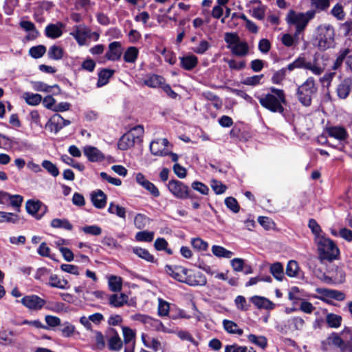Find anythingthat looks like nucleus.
Listing matches in <instances>:
<instances>
[{"label":"nucleus","mask_w":352,"mask_h":352,"mask_svg":"<svg viewBox=\"0 0 352 352\" xmlns=\"http://www.w3.org/2000/svg\"><path fill=\"white\" fill-rule=\"evenodd\" d=\"M250 300L258 309H273L275 307L272 301L265 297L254 296Z\"/></svg>","instance_id":"obj_23"},{"label":"nucleus","mask_w":352,"mask_h":352,"mask_svg":"<svg viewBox=\"0 0 352 352\" xmlns=\"http://www.w3.org/2000/svg\"><path fill=\"white\" fill-rule=\"evenodd\" d=\"M146 328L151 330L161 331L164 326L160 320L150 317Z\"/></svg>","instance_id":"obj_63"},{"label":"nucleus","mask_w":352,"mask_h":352,"mask_svg":"<svg viewBox=\"0 0 352 352\" xmlns=\"http://www.w3.org/2000/svg\"><path fill=\"white\" fill-rule=\"evenodd\" d=\"M304 69L310 70L314 74L318 76L324 72V68L317 63L316 60H314L313 62L306 61Z\"/></svg>","instance_id":"obj_49"},{"label":"nucleus","mask_w":352,"mask_h":352,"mask_svg":"<svg viewBox=\"0 0 352 352\" xmlns=\"http://www.w3.org/2000/svg\"><path fill=\"white\" fill-rule=\"evenodd\" d=\"M109 287L112 292H120L122 289V279L120 277L112 276L109 280Z\"/></svg>","instance_id":"obj_56"},{"label":"nucleus","mask_w":352,"mask_h":352,"mask_svg":"<svg viewBox=\"0 0 352 352\" xmlns=\"http://www.w3.org/2000/svg\"><path fill=\"white\" fill-rule=\"evenodd\" d=\"M48 285L52 287L64 289L68 288L69 283L67 280L60 279L56 275L54 274L50 276Z\"/></svg>","instance_id":"obj_31"},{"label":"nucleus","mask_w":352,"mask_h":352,"mask_svg":"<svg viewBox=\"0 0 352 352\" xmlns=\"http://www.w3.org/2000/svg\"><path fill=\"white\" fill-rule=\"evenodd\" d=\"M352 91V78L346 77L340 79L336 88V92L338 98L346 99Z\"/></svg>","instance_id":"obj_16"},{"label":"nucleus","mask_w":352,"mask_h":352,"mask_svg":"<svg viewBox=\"0 0 352 352\" xmlns=\"http://www.w3.org/2000/svg\"><path fill=\"white\" fill-rule=\"evenodd\" d=\"M91 199L93 205L99 209L104 208L107 204V196L101 190H98L91 193Z\"/></svg>","instance_id":"obj_22"},{"label":"nucleus","mask_w":352,"mask_h":352,"mask_svg":"<svg viewBox=\"0 0 352 352\" xmlns=\"http://www.w3.org/2000/svg\"><path fill=\"white\" fill-rule=\"evenodd\" d=\"M299 267L296 261L291 260L286 267V274L289 277H296L298 275Z\"/></svg>","instance_id":"obj_55"},{"label":"nucleus","mask_w":352,"mask_h":352,"mask_svg":"<svg viewBox=\"0 0 352 352\" xmlns=\"http://www.w3.org/2000/svg\"><path fill=\"white\" fill-rule=\"evenodd\" d=\"M122 50L120 42L113 41L109 45L108 51L105 54L107 59L112 61L118 60L122 56Z\"/></svg>","instance_id":"obj_20"},{"label":"nucleus","mask_w":352,"mask_h":352,"mask_svg":"<svg viewBox=\"0 0 352 352\" xmlns=\"http://www.w3.org/2000/svg\"><path fill=\"white\" fill-rule=\"evenodd\" d=\"M270 272L277 280L281 281L283 280L284 268L280 262H276L271 265Z\"/></svg>","instance_id":"obj_29"},{"label":"nucleus","mask_w":352,"mask_h":352,"mask_svg":"<svg viewBox=\"0 0 352 352\" xmlns=\"http://www.w3.org/2000/svg\"><path fill=\"white\" fill-rule=\"evenodd\" d=\"M165 271L167 274L179 282L185 283L189 285H196L195 282L192 283L191 281V276L187 275L188 270L185 267L182 266H171L167 265L165 266ZM204 282V279L201 278V280L198 281L197 284H203Z\"/></svg>","instance_id":"obj_8"},{"label":"nucleus","mask_w":352,"mask_h":352,"mask_svg":"<svg viewBox=\"0 0 352 352\" xmlns=\"http://www.w3.org/2000/svg\"><path fill=\"white\" fill-rule=\"evenodd\" d=\"M144 133V128L141 125L133 127L130 132L123 135L118 143V146L121 150H126L132 146L135 142L136 139H139Z\"/></svg>","instance_id":"obj_11"},{"label":"nucleus","mask_w":352,"mask_h":352,"mask_svg":"<svg viewBox=\"0 0 352 352\" xmlns=\"http://www.w3.org/2000/svg\"><path fill=\"white\" fill-rule=\"evenodd\" d=\"M331 14L338 20H342L345 16L344 8L342 4L336 3L331 10Z\"/></svg>","instance_id":"obj_59"},{"label":"nucleus","mask_w":352,"mask_h":352,"mask_svg":"<svg viewBox=\"0 0 352 352\" xmlns=\"http://www.w3.org/2000/svg\"><path fill=\"white\" fill-rule=\"evenodd\" d=\"M329 273L333 275V278H334V283H342L344 282L346 274L342 267L336 266L329 270Z\"/></svg>","instance_id":"obj_37"},{"label":"nucleus","mask_w":352,"mask_h":352,"mask_svg":"<svg viewBox=\"0 0 352 352\" xmlns=\"http://www.w3.org/2000/svg\"><path fill=\"white\" fill-rule=\"evenodd\" d=\"M248 338L250 342L256 344L263 349H265L267 346V341L266 338L264 336H257L254 334H250Z\"/></svg>","instance_id":"obj_50"},{"label":"nucleus","mask_w":352,"mask_h":352,"mask_svg":"<svg viewBox=\"0 0 352 352\" xmlns=\"http://www.w3.org/2000/svg\"><path fill=\"white\" fill-rule=\"evenodd\" d=\"M331 346L340 352H352V333L349 328H344L340 333L333 332L322 342L321 348L327 351Z\"/></svg>","instance_id":"obj_1"},{"label":"nucleus","mask_w":352,"mask_h":352,"mask_svg":"<svg viewBox=\"0 0 352 352\" xmlns=\"http://www.w3.org/2000/svg\"><path fill=\"white\" fill-rule=\"evenodd\" d=\"M127 301L128 296L124 294H112L109 297V305L114 307H122Z\"/></svg>","instance_id":"obj_26"},{"label":"nucleus","mask_w":352,"mask_h":352,"mask_svg":"<svg viewBox=\"0 0 352 352\" xmlns=\"http://www.w3.org/2000/svg\"><path fill=\"white\" fill-rule=\"evenodd\" d=\"M132 251L138 257L148 262L154 263L155 261L154 256L151 255L146 249L140 247H134L133 248Z\"/></svg>","instance_id":"obj_33"},{"label":"nucleus","mask_w":352,"mask_h":352,"mask_svg":"<svg viewBox=\"0 0 352 352\" xmlns=\"http://www.w3.org/2000/svg\"><path fill=\"white\" fill-rule=\"evenodd\" d=\"M148 222L149 218L141 213L137 214L134 218V225L139 230L145 228Z\"/></svg>","instance_id":"obj_52"},{"label":"nucleus","mask_w":352,"mask_h":352,"mask_svg":"<svg viewBox=\"0 0 352 352\" xmlns=\"http://www.w3.org/2000/svg\"><path fill=\"white\" fill-rule=\"evenodd\" d=\"M21 302L30 310L38 311L45 306L46 301L37 295L32 294L25 296Z\"/></svg>","instance_id":"obj_12"},{"label":"nucleus","mask_w":352,"mask_h":352,"mask_svg":"<svg viewBox=\"0 0 352 352\" xmlns=\"http://www.w3.org/2000/svg\"><path fill=\"white\" fill-rule=\"evenodd\" d=\"M234 302L237 309L241 311H248L250 307V305L248 303L245 298L243 296H238L234 300Z\"/></svg>","instance_id":"obj_62"},{"label":"nucleus","mask_w":352,"mask_h":352,"mask_svg":"<svg viewBox=\"0 0 352 352\" xmlns=\"http://www.w3.org/2000/svg\"><path fill=\"white\" fill-rule=\"evenodd\" d=\"M10 199L8 205L13 207L16 212H20L21 206L23 201V197L19 195H10Z\"/></svg>","instance_id":"obj_57"},{"label":"nucleus","mask_w":352,"mask_h":352,"mask_svg":"<svg viewBox=\"0 0 352 352\" xmlns=\"http://www.w3.org/2000/svg\"><path fill=\"white\" fill-rule=\"evenodd\" d=\"M316 16V10H308L306 12H296L289 10L286 15L285 21L289 25L295 27L296 36H300L306 29L309 21Z\"/></svg>","instance_id":"obj_3"},{"label":"nucleus","mask_w":352,"mask_h":352,"mask_svg":"<svg viewBox=\"0 0 352 352\" xmlns=\"http://www.w3.org/2000/svg\"><path fill=\"white\" fill-rule=\"evenodd\" d=\"M81 230L87 234L92 236H98L102 233V228L96 225L86 226L81 228Z\"/></svg>","instance_id":"obj_58"},{"label":"nucleus","mask_w":352,"mask_h":352,"mask_svg":"<svg viewBox=\"0 0 352 352\" xmlns=\"http://www.w3.org/2000/svg\"><path fill=\"white\" fill-rule=\"evenodd\" d=\"M135 238L137 241L151 242L153 240L154 232L147 230L140 231L136 233Z\"/></svg>","instance_id":"obj_53"},{"label":"nucleus","mask_w":352,"mask_h":352,"mask_svg":"<svg viewBox=\"0 0 352 352\" xmlns=\"http://www.w3.org/2000/svg\"><path fill=\"white\" fill-rule=\"evenodd\" d=\"M326 133L329 137L333 138L339 141H344L349 137L346 130L342 126H336L327 127Z\"/></svg>","instance_id":"obj_21"},{"label":"nucleus","mask_w":352,"mask_h":352,"mask_svg":"<svg viewBox=\"0 0 352 352\" xmlns=\"http://www.w3.org/2000/svg\"><path fill=\"white\" fill-rule=\"evenodd\" d=\"M114 71L109 69H103L98 73L97 87H101L108 83L109 78L113 75Z\"/></svg>","instance_id":"obj_30"},{"label":"nucleus","mask_w":352,"mask_h":352,"mask_svg":"<svg viewBox=\"0 0 352 352\" xmlns=\"http://www.w3.org/2000/svg\"><path fill=\"white\" fill-rule=\"evenodd\" d=\"M108 212L111 214H116L124 220L126 219V208L118 204H115L113 202L110 203L108 208Z\"/></svg>","instance_id":"obj_36"},{"label":"nucleus","mask_w":352,"mask_h":352,"mask_svg":"<svg viewBox=\"0 0 352 352\" xmlns=\"http://www.w3.org/2000/svg\"><path fill=\"white\" fill-rule=\"evenodd\" d=\"M122 332L125 345L135 344V333L134 331L127 327H122Z\"/></svg>","instance_id":"obj_48"},{"label":"nucleus","mask_w":352,"mask_h":352,"mask_svg":"<svg viewBox=\"0 0 352 352\" xmlns=\"http://www.w3.org/2000/svg\"><path fill=\"white\" fill-rule=\"evenodd\" d=\"M224 40L233 55L243 57L248 54L250 51L248 43L241 41L236 33H226Z\"/></svg>","instance_id":"obj_6"},{"label":"nucleus","mask_w":352,"mask_h":352,"mask_svg":"<svg viewBox=\"0 0 352 352\" xmlns=\"http://www.w3.org/2000/svg\"><path fill=\"white\" fill-rule=\"evenodd\" d=\"M223 326L224 329L230 334H236L238 336H242L243 333V331L242 329L239 328L238 324L229 320H223Z\"/></svg>","instance_id":"obj_27"},{"label":"nucleus","mask_w":352,"mask_h":352,"mask_svg":"<svg viewBox=\"0 0 352 352\" xmlns=\"http://www.w3.org/2000/svg\"><path fill=\"white\" fill-rule=\"evenodd\" d=\"M210 47L206 40H201L197 46L192 48V50L198 54H204Z\"/></svg>","instance_id":"obj_61"},{"label":"nucleus","mask_w":352,"mask_h":352,"mask_svg":"<svg viewBox=\"0 0 352 352\" xmlns=\"http://www.w3.org/2000/svg\"><path fill=\"white\" fill-rule=\"evenodd\" d=\"M311 6L316 12L326 11L330 6V0H309Z\"/></svg>","instance_id":"obj_35"},{"label":"nucleus","mask_w":352,"mask_h":352,"mask_svg":"<svg viewBox=\"0 0 352 352\" xmlns=\"http://www.w3.org/2000/svg\"><path fill=\"white\" fill-rule=\"evenodd\" d=\"M168 190L177 199H186L192 197L190 188L181 181L171 179L168 184Z\"/></svg>","instance_id":"obj_10"},{"label":"nucleus","mask_w":352,"mask_h":352,"mask_svg":"<svg viewBox=\"0 0 352 352\" xmlns=\"http://www.w3.org/2000/svg\"><path fill=\"white\" fill-rule=\"evenodd\" d=\"M70 121L64 119L60 115H54L46 124V128H47L51 132L57 133L64 126H66L70 124Z\"/></svg>","instance_id":"obj_17"},{"label":"nucleus","mask_w":352,"mask_h":352,"mask_svg":"<svg viewBox=\"0 0 352 352\" xmlns=\"http://www.w3.org/2000/svg\"><path fill=\"white\" fill-rule=\"evenodd\" d=\"M271 93L257 97L261 105L272 113H284L283 104L286 103L285 94L283 89L270 87Z\"/></svg>","instance_id":"obj_2"},{"label":"nucleus","mask_w":352,"mask_h":352,"mask_svg":"<svg viewBox=\"0 0 352 352\" xmlns=\"http://www.w3.org/2000/svg\"><path fill=\"white\" fill-rule=\"evenodd\" d=\"M138 50L135 47H129L124 52L123 59L126 63H134L138 56Z\"/></svg>","instance_id":"obj_38"},{"label":"nucleus","mask_w":352,"mask_h":352,"mask_svg":"<svg viewBox=\"0 0 352 352\" xmlns=\"http://www.w3.org/2000/svg\"><path fill=\"white\" fill-rule=\"evenodd\" d=\"M212 252L217 257L230 258L232 256L233 252L226 250L220 245H213L212 247Z\"/></svg>","instance_id":"obj_42"},{"label":"nucleus","mask_w":352,"mask_h":352,"mask_svg":"<svg viewBox=\"0 0 352 352\" xmlns=\"http://www.w3.org/2000/svg\"><path fill=\"white\" fill-rule=\"evenodd\" d=\"M225 352H256L252 346H240L237 344L226 345Z\"/></svg>","instance_id":"obj_45"},{"label":"nucleus","mask_w":352,"mask_h":352,"mask_svg":"<svg viewBox=\"0 0 352 352\" xmlns=\"http://www.w3.org/2000/svg\"><path fill=\"white\" fill-rule=\"evenodd\" d=\"M25 208L27 212L35 217L37 219H41L47 212V206L38 200H28L26 202Z\"/></svg>","instance_id":"obj_15"},{"label":"nucleus","mask_w":352,"mask_h":352,"mask_svg":"<svg viewBox=\"0 0 352 352\" xmlns=\"http://www.w3.org/2000/svg\"><path fill=\"white\" fill-rule=\"evenodd\" d=\"M61 326L62 327L60 329V331L64 337L69 338L74 334L75 331V327L73 324L68 322H65V323L62 324Z\"/></svg>","instance_id":"obj_60"},{"label":"nucleus","mask_w":352,"mask_h":352,"mask_svg":"<svg viewBox=\"0 0 352 352\" xmlns=\"http://www.w3.org/2000/svg\"><path fill=\"white\" fill-rule=\"evenodd\" d=\"M107 345L110 351H118L122 347V341L118 332L113 328H108L106 331Z\"/></svg>","instance_id":"obj_14"},{"label":"nucleus","mask_w":352,"mask_h":352,"mask_svg":"<svg viewBox=\"0 0 352 352\" xmlns=\"http://www.w3.org/2000/svg\"><path fill=\"white\" fill-rule=\"evenodd\" d=\"M318 251V258L321 263L331 262L338 259L340 250L333 240L324 236H318L316 239Z\"/></svg>","instance_id":"obj_4"},{"label":"nucleus","mask_w":352,"mask_h":352,"mask_svg":"<svg viewBox=\"0 0 352 352\" xmlns=\"http://www.w3.org/2000/svg\"><path fill=\"white\" fill-rule=\"evenodd\" d=\"M179 59L181 67L188 71L192 70L198 63L197 57L192 54L180 57Z\"/></svg>","instance_id":"obj_25"},{"label":"nucleus","mask_w":352,"mask_h":352,"mask_svg":"<svg viewBox=\"0 0 352 352\" xmlns=\"http://www.w3.org/2000/svg\"><path fill=\"white\" fill-rule=\"evenodd\" d=\"M316 41L320 50H325L333 45L335 31L331 25H320L316 28Z\"/></svg>","instance_id":"obj_7"},{"label":"nucleus","mask_w":352,"mask_h":352,"mask_svg":"<svg viewBox=\"0 0 352 352\" xmlns=\"http://www.w3.org/2000/svg\"><path fill=\"white\" fill-rule=\"evenodd\" d=\"M25 102L32 106L38 105L42 100V96L38 94L25 92L23 95Z\"/></svg>","instance_id":"obj_44"},{"label":"nucleus","mask_w":352,"mask_h":352,"mask_svg":"<svg viewBox=\"0 0 352 352\" xmlns=\"http://www.w3.org/2000/svg\"><path fill=\"white\" fill-rule=\"evenodd\" d=\"M46 52V47L43 45L32 47L29 50V54L34 58H41Z\"/></svg>","instance_id":"obj_54"},{"label":"nucleus","mask_w":352,"mask_h":352,"mask_svg":"<svg viewBox=\"0 0 352 352\" xmlns=\"http://www.w3.org/2000/svg\"><path fill=\"white\" fill-rule=\"evenodd\" d=\"M320 294L327 298H333L339 301H342L345 299V294L338 290L322 289L320 290Z\"/></svg>","instance_id":"obj_28"},{"label":"nucleus","mask_w":352,"mask_h":352,"mask_svg":"<svg viewBox=\"0 0 352 352\" xmlns=\"http://www.w3.org/2000/svg\"><path fill=\"white\" fill-rule=\"evenodd\" d=\"M70 34L80 46L86 45L87 38H91L94 36V40L97 41L99 38V34L91 32L90 28L83 24L74 26V31Z\"/></svg>","instance_id":"obj_9"},{"label":"nucleus","mask_w":352,"mask_h":352,"mask_svg":"<svg viewBox=\"0 0 352 352\" xmlns=\"http://www.w3.org/2000/svg\"><path fill=\"white\" fill-rule=\"evenodd\" d=\"M19 24L21 28L26 32H29V34L26 36L28 40H34L38 36L39 32L32 22L29 21H22Z\"/></svg>","instance_id":"obj_24"},{"label":"nucleus","mask_w":352,"mask_h":352,"mask_svg":"<svg viewBox=\"0 0 352 352\" xmlns=\"http://www.w3.org/2000/svg\"><path fill=\"white\" fill-rule=\"evenodd\" d=\"M342 318L336 314H328L326 316V322L331 328H338L341 326Z\"/></svg>","instance_id":"obj_34"},{"label":"nucleus","mask_w":352,"mask_h":352,"mask_svg":"<svg viewBox=\"0 0 352 352\" xmlns=\"http://www.w3.org/2000/svg\"><path fill=\"white\" fill-rule=\"evenodd\" d=\"M225 204L233 212L236 213L239 211L240 207L236 199L232 197H227L225 199Z\"/></svg>","instance_id":"obj_64"},{"label":"nucleus","mask_w":352,"mask_h":352,"mask_svg":"<svg viewBox=\"0 0 352 352\" xmlns=\"http://www.w3.org/2000/svg\"><path fill=\"white\" fill-rule=\"evenodd\" d=\"M47 55L49 58L58 60L63 58L64 50L61 47L54 45L49 48Z\"/></svg>","instance_id":"obj_32"},{"label":"nucleus","mask_w":352,"mask_h":352,"mask_svg":"<svg viewBox=\"0 0 352 352\" xmlns=\"http://www.w3.org/2000/svg\"><path fill=\"white\" fill-rule=\"evenodd\" d=\"M94 334L95 348L102 350L106 346L105 338L102 333L100 331H93Z\"/></svg>","instance_id":"obj_51"},{"label":"nucleus","mask_w":352,"mask_h":352,"mask_svg":"<svg viewBox=\"0 0 352 352\" xmlns=\"http://www.w3.org/2000/svg\"><path fill=\"white\" fill-rule=\"evenodd\" d=\"M50 226L54 228H63L67 230L73 229L72 224L66 219H54L52 220Z\"/></svg>","instance_id":"obj_40"},{"label":"nucleus","mask_w":352,"mask_h":352,"mask_svg":"<svg viewBox=\"0 0 352 352\" xmlns=\"http://www.w3.org/2000/svg\"><path fill=\"white\" fill-rule=\"evenodd\" d=\"M84 155L91 162H102L104 160L103 153L96 147L93 146H86L83 148Z\"/></svg>","instance_id":"obj_19"},{"label":"nucleus","mask_w":352,"mask_h":352,"mask_svg":"<svg viewBox=\"0 0 352 352\" xmlns=\"http://www.w3.org/2000/svg\"><path fill=\"white\" fill-rule=\"evenodd\" d=\"M351 50L349 48L341 49L338 53L337 58L332 66L333 69H338L342 64L343 61L350 54Z\"/></svg>","instance_id":"obj_41"},{"label":"nucleus","mask_w":352,"mask_h":352,"mask_svg":"<svg viewBox=\"0 0 352 352\" xmlns=\"http://www.w3.org/2000/svg\"><path fill=\"white\" fill-rule=\"evenodd\" d=\"M317 90L314 78L313 77L308 78L297 89L296 96L299 102L304 107H309L311 104L312 98Z\"/></svg>","instance_id":"obj_5"},{"label":"nucleus","mask_w":352,"mask_h":352,"mask_svg":"<svg viewBox=\"0 0 352 352\" xmlns=\"http://www.w3.org/2000/svg\"><path fill=\"white\" fill-rule=\"evenodd\" d=\"M283 44L287 47H294L299 43V36H296V32H294V35L289 34H284L281 38Z\"/></svg>","instance_id":"obj_39"},{"label":"nucleus","mask_w":352,"mask_h":352,"mask_svg":"<svg viewBox=\"0 0 352 352\" xmlns=\"http://www.w3.org/2000/svg\"><path fill=\"white\" fill-rule=\"evenodd\" d=\"M42 167L52 176L56 177L59 175V170L57 166L51 161L45 160L41 163Z\"/></svg>","instance_id":"obj_43"},{"label":"nucleus","mask_w":352,"mask_h":352,"mask_svg":"<svg viewBox=\"0 0 352 352\" xmlns=\"http://www.w3.org/2000/svg\"><path fill=\"white\" fill-rule=\"evenodd\" d=\"M19 221V217L17 214L0 211V223H17Z\"/></svg>","instance_id":"obj_47"},{"label":"nucleus","mask_w":352,"mask_h":352,"mask_svg":"<svg viewBox=\"0 0 352 352\" xmlns=\"http://www.w3.org/2000/svg\"><path fill=\"white\" fill-rule=\"evenodd\" d=\"M164 81V79L163 77L156 74H153L151 76H148L144 80V84L148 87L155 88L162 85Z\"/></svg>","instance_id":"obj_46"},{"label":"nucleus","mask_w":352,"mask_h":352,"mask_svg":"<svg viewBox=\"0 0 352 352\" xmlns=\"http://www.w3.org/2000/svg\"><path fill=\"white\" fill-rule=\"evenodd\" d=\"M172 145L166 138L153 140L150 144V151L155 156H167V147Z\"/></svg>","instance_id":"obj_13"},{"label":"nucleus","mask_w":352,"mask_h":352,"mask_svg":"<svg viewBox=\"0 0 352 352\" xmlns=\"http://www.w3.org/2000/svg\"><path fill=\"white\" fill-rule=\"evenodd\" d=\"M65 25L61 22L55 24L50 23L45 27V34L47 38L56 39L60 37L63 34V29Z\"/></svg>","instance_id":"obj_18"}]
</instances>
